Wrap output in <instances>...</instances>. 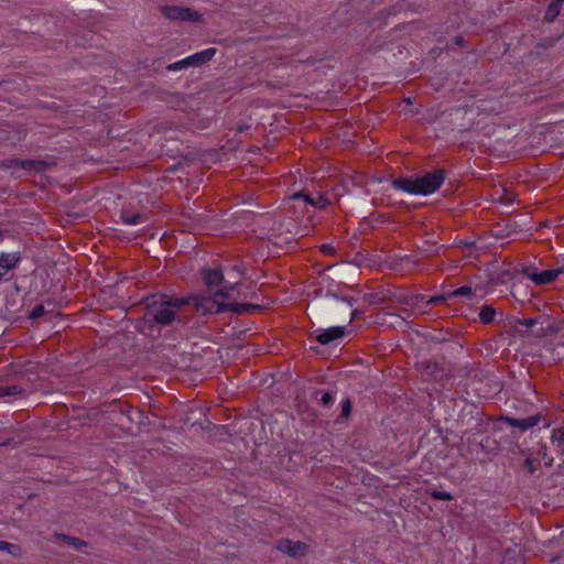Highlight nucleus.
Returning a JSON list of instances; mask_svg holds the SVG:
<instances>
[{
	"instance_id": "f257e3e1",
	"label": "nucleus",
	"mask_w": 564,
	"mask_h": 564,
	"mask_svg": "<svg viewBox=\"0 0 564 564\" xmlns=\"http://www.w3.org/2000/svg\"><path fill=\"white\" fill-rule=\"evenodd\" d=\"M199 295L176 296L173 294H158L148 299L143 321L159 326H169L178 321V312L192 305L197 311Z\"/></svg>"
},
{
	"instance_id": "f03ea898",
	"label": "nucleus",
	"mask_w": 564,
	"mask_h": 564,
	"mask_svg": "<svg viewBox=\"0 0 564 564\" xmlns=\"http://www.w3.org/2000/svg\"><path fill=\"white\" fill-rule=\"evenodd\" d=\"M227 290H234V285H224L223 289L217 290L213 295H199L197 312L205 315L219 314L229 311L235 315H243L263 310V306L260 304L225 303L224 300L229 299Z\"/></svg>"
},
{
	"instance_id": "7ed1b4c3",
	"label": "nucleus",
	"mask_w": 564,
	"mask_h": 564,
	"mask_svg": "<svg viewBox=\"0 0 564 564\" xmlns=\"http://www.w3.org/2000/svg\"><path fill=\"white\" fill-rule=\"evenodd\" d=\"M336 290L328 289L322 296L319 305L322 306L325 316L330 319L347 318L352 308V302L341 294L339 285Z\"/></svg>"
},
{
	"instance_id": "20e7f679",
	"label": "nucleus",
	"mask_w": 564,
	"mask_h": 564,
	"mask_svg": "<svg viewBox=\"0 0 564 564\" xmlns=\"http://www.w3.org/2000/svg\"><path fill=\"white\" fill-rule=\"evenodd\" d=\"M445 176L446 171L444 169H437L432 172H427L420 177H415L419 195L426 196L436 192L444 183Z\"/></svg>"
},
{
	"instance_id": "39448f33",
	"label": "nucleus",
	"mask_w": 564,
	"mask_h": 564,
	"mask_svg": "<svg viewBox=\"0 0 564 564\" xmlns=\"http://www.w3.org/2000/svg\"><path fill=\"white\" fill-rule=\"evenodd\" d=\"M162 14L172 21H191L199 22L202 14L191 8L177 7V6H163L160 8Z\"/></svg>"
},
{
	"instance_id": "423d86ee",
	"label": "nucleus",
	"mask_w": 564,
	"mask_h": 564,
	"mask_svg": "<svg viewBox=\"0 0 564 564\" xmlns=\"http://www.w3.org/2000/svg\"><path fill=\"white\" fill-rule=\"evenodd\" d=\"M415 369L424 377L432 380H442L447 376L446 370L433 359L417 360Z\"/></svg>"
},
{
	"instance_id": "0eeeda50",
	"label": "nucleus",
	"mask_w": 564,
	"mask_h": 564,
	"mask_svg": "<svg viewBox=\"0 0 564 564\" xmlns=\"http://www.w3.org/2000/svg\"><path fill=\"white\" fill-rule=\"evenodd\" d=\"M542 420H544V416L541 413H536L524 419H514L508 415H501L499 417V421L505 422L508 425L517 427L521 431H527L538 425Z\"/></svg>"
},
{
	"instance_id": "6e6552de",
	"label": "nucleus",
	"mask_w": 564,
	"mask_h": 564,
	"mask_svg": "<svg viewBox=\"0 0 564 564\" xmlns=\"http://www.w3.org/2000/svg\"><path fill=\"white\" fill-rule=\"evenodd\" d=\"M276 549L292 557H300L306 553L307 546L300 541L283 539L278 543Z\"/></svg>"
},
{
	"instance_id": "1a4fd4ad",
	"label": "nucleus",
	"mask_w": 564,
	"mask_h": 564,
	"mask_svg": "<svg viewBox=\"0 0 564 564\" xmlns=\"http://www.w3.org/2000/svg\"><path fill=\"white\" fill-rule=\"evenodd\" d=\"M345 335V326H334L319 329V345H328L332 341L343 338Z\"/></svg>"
},
{
	"instance_id": "9d476101",
	"label": "nucleus",
	"mask_w": 564,
	"mask_h": 564,
	"mask_svg": "<svg viewBox=\"0 0 564 564\" xmlns=\"http://www.w3.org/2000/svg\"><path fill=\"white\" fill-rule=\"evenodd\" d=\"M202 278L209 290L224 284V275L220 269H204L202 270Z\"/></svg>"
},
{
	"instance_id": "9b49d317",
	"label": "nucleus",
	"mask_w": 564,
	"mask_h": 564,
	"mask_svg": "<svg viewBox=\"0 0 564 564\" xmlns=\"http://www.w3.org/2000/svg\"><path fill=\"white\" fill-rule=\"evenodd\" d=\"M391 185L395 189L406 192L409 194L419 195V188L416 187V180L413 177L402 176L392 180Z\"/></svg>"
},
{
	"instance_id": "f8f14e48",
	"label": "nucleus",
	"mask_w": 564,
	"mask_h": 564,
	"mask_svg": "<svg viewBox=\"0 0 564 564\" xmlns=\"http://www.w3.org/2000/svg\"><path fill=\"white\" fill-rule=\"evenodd\" d=\"M22 260V253L15 252H2L0 254V267H2L8 273L15 269Z\"/></svg>"
},
{
	"instance_id": "ddd939ff",
	"label": "nucleus",
	"mask_w": 564,
	"mask_h": 564,
	"mask_svg": "<svg viewBox=\"0 0 564 564\" xmlns=\"http://www.w3.org/2000/svg\"><path fill=\"white\" fill-rule=\"evenodd\" d=\"M55 165L54 161L47 160H22L21 169L34 172H43Z\"/></svg>"
},
{
	"instance_id": "4468645a",
	"label": "nucleus",
	"mask_w": 564,
	"mask_h": 564,
	"mask_svg": "<svg viewBox=\"0 0 564 564\" xmlns=\"http://www.w3.org/2000/svg\"><path fill=\"white\" fill-rule=\"evenodd\" d=\"M336 393V391H333V390H323V389H319V394H322L321 399H319V406H322L324 410H325V413H322L319 411V417L321 416H326L328 419H326L325 421H322L319 419V424L324 423V424H329L330 422V416L332 415H328L327 414V410H328V406L329 404L333 403V400H334V394Z\"/></svg>"
},
{
	"instance_id": "2eb2a0df",
	"label": "nucleus",
	"mask_w": 564,
	"mask_h": 564,
	"mask_svg": "<svg viewBox=\"0 0 564 564\" xmlns=\"http://www.w3.org/2000/svg\"><path fill=\"white\" fill-rule=\"evenodd\" d=\"M216 54V48L210 47L207 50H204L202 52L195 53L191 55L192 65L193 67L200 66L207 62H209Z\"/></svg>"
},
{
	"instance_id": "dca6fc26",
	"label": "nucleus",
	"mask_w": 564,
	"mask_h": 564,
	"mask_svg": "<svg viewBox=\"0 0 564 564\" xmlns=\"http://www.w3.org/2000/svg\"><path fill=\"white\" fill-rule=\"evenodd\" d=\"M558 276V271L555 269L544 270L542 272H538V274L532 275V281L536 285H545L553 282Z\"/></svg>"
},
{
	"instance_id": "f3484780",
	"label": "nucleus",
	"mask_w": 564,
	"mask_h": 564,
	"mask_svg": "<svg viewBox=\"0 0 564 564\" xmlns=\"http://www.w3.org/2000/svg\"><path fill=\"white\" fill-rule=\"evenodd\" d=\"M543 322V315H540L534 318H518L516 319V326H523L525 329H517L521 335L523 334H531L532 335V327L538 326V324H542Z\"/></svg>"
},
{
	"instance_id": "a211bd4d",
	"label": "nucleus",
	"mask_w": 564,
	"mask_h": 564,
	"mask_svg": "<svg viewBox=\"0 0 564 564\" xmlns=\"http://www.w3.org/2000/svg\"><path fill=\"white\" fill-rule=\"evenodd\" d=\"M552 332H554V328L550 322V318L545 315H543L542 324H538V326L532 327V336L535 338L545 337Z\"/></svg>"
},
{
	"instance_id": "6ab92c4d",
	"label": "nucleus",
	"mask_w": 564,
	"mask_h": 564,
	"mask_svg": "<svg viewBox=\"0 0 564 564\" xmlns=\"http://www.w3.org/2000/svg\"><path fill=\"white\" fill-rule=\"evenodd\" d=\"M55 539L68 544L69 546L74 547L75 550H82L83 547H87L88 543L84 540H80L78 538L67 535L64 533H55Z\"/></svg>"
},
{
	"instance_id": "aec40b11",
	"label": "nucleus",
	"mask_w": 564,
	"mask_h": 564,
	"mask_svg": "<svg viewBox=\"0 0 564 564\" xmlns=\"http://www.w3.org/2000/svg\"><path fill=\"white\" fill-rule=\"evenodd\" d=\"M340 413L334 419V424H340L346 422L351 414V402L349 399H344L340 403Z\"/></svg>"
},
{
	"instance_id": "412c9836",
	"label": "nucleus",
	"mask_w": 564,
	"mask_h": 564,
	"mask_svg": "<svg viewBox=\"0 0 564 564\" xmlns=\"http://www.w3.org/2000/svg\"><path fill=\"white\" fill-rule=\"evenodd\" d=\"M23 394V390L19 386H0V399L17 398Z\"/></svg>"
},
{
	"instance_id": "4be33fe9",
	"label": "nucleus",
	"mask_w": 564,
	"mask_h": 564,
	"mask_svg": "<svg viewBox=\"0 0 564 564\" xmlns=\"http://www.w3.org/2000/svg\"><path fill=\"white\" fill-rule=\"evenodd\" d=\"M551 442L557 447L560 453L564 454V427H557L552 431Z\"/></svg>"
},
{
	"instance_id": "5701e85b",
	"label": "nucleus",
	"mask_w": 564,
	"mask_h": 564,
	"mask_svg": "<svg viewBox=\"0 0 564 564\" xmlns=\"http://www.w3.org/2000/svg\"><path fill=\"white\" fill-rule=\"evenodd\" d=\"M496 316V310L490 305H484L480 310L478 317L482 324H490Z\"/></svg>"
},
{
	"instance_id": "b1692460",
	"label": "nucleus",
	"mask_w": 564,
	"mask_h": 564,
	"mask_svg": "<svg viewBox=\"0 0 564 564\" xmlns=\"http://www.w3.org/2000/svg\"><path fill=\"white\" fill-rule=\"evenodd\" d=\"M292 198L295 200H303V203L308 204L313 208H315L317 204L311 193L306 192L305 189L294 193Z\"/></svg>"
},
{
	"instance_id": "393cba45",
	"label": "nucleus",
	"mask_w": 564,
	"mask_h": 564,
	"mask_svg": "<svg viewBox=\"0 0 564 564\" xmlns=\"http://www.w3.org/2000/svg\"><path fill=\"white\" fill-rule=\"evenodd\" d=\"M0 551L7 552L14 557L21 556V547L17 544L9 543L7 541H0Z\"/></svg>"
},
{
	"instance_id": "a878e982",
	"label": "nucleus",
	"mask_w": 564,
	"mask_h": 564,
	"mask_svg": "<svg viewBox=\"0 0 564 564\" xmlns=\"http://www.w3.org/2000/svg\"><path fill=\"white\" fill-rule=\"evenodd\" d=\"M121 218L124 224L132 226V225H138L141 223L142 215L140 213L131 214V213L122 212Z\"/></svg>"
},
{
	"instance_id": "bb28decb",
	"label": "nucleus",
	"mask_w": 564,
	"mask_h": 564,
	"mask_svg": "<svg viewBox=\"0 0 564 564\" xmlns=\"http://www.w3.org/2000/svg\"><path fill=\"white\" fill-rule=\"evenodd\" d=\"M560 10H561V7H558L556 3L551 2L545 12L544 20L547 22H553L556 19V17L560 14Z\"/></svg>"
},
{
	"instance_id": "cd10ccee",
	"label": "nucleus",
	"mask_w": 564,
	"mask_h": 564,
	"mask_svg": "<svg viewBox=\"0 0 564 564\" xmlns=\"http://www.w3.org/2000/svg\"><path fill=\"white\" fill-rule=\"evenodd\" d=\"M473 295V289L470 286H462V288H458L452 292H448V296L451 299H454V297H457V296H466V297H471Z\"/></svg>"
},
{
	"instance_id": "c85d7f7f",
	"label": "nucleus",
	"mask_w": 564,
	"mask_h": 564,
	"mask_svg": "<svg viewBox=\"0 0 564 564\" xmlns=\"http://www.w3.org/2000/svg\"><path fill=\"white\" fill-rule=\"evenodd\" d=\"M338 105V101H334L328 97L319 98V111H329L330 109H335Z\"/></svg>"
},
{
	"instance_id": "c756f323",
	"label": "nucleus",
	"mask_w": 564,
	"mask_h": 564,
	"mask_svg": "<svg viewBox=\"0 0 564 564\" xmlns=\"http://www.w3.org/2000/svg\"><path fill=\"white\" fill-rule=\"evenodd\" d=\"M480 446L486 452H494L498 449V442L491 438L490 436H486L485 438L481 440Z\"/></svg>"
},
{
	"instance_id": "7c9ffc66",
	"label": "nucleus",
	"mask_w": 564,
	"mask_h": 564,
	"mask_svg": "<svg viewBox=\"0 0 564 564\" xmlns=\"http://www.w3.org/2000/svg\"><path fill=\"white\" fill-rule=\"evenodd\" d=\"M21 163H22V160H20V159L8 158V159L0 160V167H2V169H14V167L21 169Z\"/></svg>"
},
{
	"instance_id": "2f4dec72",
	"label": "nucleus",
	"mask_w": 564,
	"mask_h": 564,
	"mask_svg": "<svg viewBox=\"0 0 564 564\" xmlns=\"http://www.w3.org/2000/svg\"><path fill=\"white\" fill-rule=\"evenodd\" d=\"M327 187H328V185L327 184L324 185L322 183V181L319 180V209H323L332 202V197H329L328 195H326L322 192L324 188H327Z\"/></svg>"
},
{
	"instance_id": "473e14b6",
	"label": "nucleus",
	"mask_w": 564,
	"mask_h": 564,
	"mask_svg": "<svg viewBox=\"0 0 564 564\" xmlns=\"http://www.w3.org/2000/svg\"><path fill=\"white\" fill-rule=\"evenodd\" d=\"M387 294L386 293H375V294H370L369 295V300L368 302L371 304V305H384L386 304V301H387Z\"/></svg>"
},
{
	"instance_id": "72a5a7b5",
	"label": "nucleus",
	"mask_w": 564,
	"mask_h": 564,
	"mask_svg": "<svg viewBox=\"0 0 564 564\" xmlns=\"http://www.w3.org/2000/svg\"><path fill=\"white\" fill-rule=\"evenodd\" d=\"M45 314V308L42 304L35 305L32 311L29 313V318L36 319Z\"/></svg>"
},
{
	"instance_id": "f704fd0d",
	"label": "nucleus",
	"mask_w": 564,
	"mask_h": 564,
	"mask_svg": "<svg viewBox=\"0 0 564 564\" xmlns=\"http://www.w3.org/2000/svg\"><path fill=\"white\" fill-rule=\"evenodd\" d=\"M319 253L337 257L336 248L329 243L319 245Z\"/></svg>"
},
{
	"instance_id": "c9c22d12",
	"label": "nucleus",
	"mask_w": 564,
	"mask_h": 564,
	"mask_svg": "<svg viewBox=\"0 0 564 564\" xmlns=\"http://www.w3.org/2000/svg\"><path fill=\"white\" fill-rule=\"evenodd\" d=\"M431 497L435 500H445V501H449L453 499V496L449 492L440 491V490H433L431 492Z\"/></svg>"
},
{
	"instance_id": "e433bc0d",
	"label": "nucleus",
	"mask_w": 564,
	"mask_h": 564,
	"mask_svg": "<svg viewBox=\"0 0 564 564\" xmlns=\"http://www.w3.org/2000/svg\"><path fill=\"white\" fill-rule=\"evenodd\" d=\"M447 300H451V297L448 296V293H444V294H441V295L432 296L426 302V305L429 306V305H432V304L444 303Z\"/></svg>"
},
{
	"instance_id": "4c0bfd02",
	"label": "nucleus",
	"mask_w": 564,
	"mask_h": 564,
	"mask_svg": "<svg viewBox=\"0 0 564 564\" xmlns=\"http://www.w3.org/2000/svg\"><path fill=\"white\" fill-rule=\"evenodd\" d=\"M521 272L532 281V275L538 274V271L532 265H522Z\"/></svg>"
},
{
	"instance_id": "58836bf2",
	"label": "nucleus",
	"mask_w": 564,
	"mask_h": 564,
	"mask_svg": "<svg viewBox=\"0 0 564 564\" xmlns=\"http://www.w3.org/2000/svg\"><path fill=\"white\" fill-rule=\"evenodd\" d=\"M524 467L527 468V470L529 471V474H534V471L536 470V467L534 465V462L532 458L528 457L525 460H524Z\"/></svg>"
},
{
	"instance_id": "ea45409f",
	"label": "nucleus",
	"mask_w": 564,
	"mask_h": 564,
	"mask_svg": "<svg viewBox=\"0 0 564 564\" xmlns=\"http://www.w3.org/2000/svg\"><path fill=\"white\" fill-rule=\"evenodd\" d=\"M166 69L170 72H176V70L184 69L183 62L178 61V62L172 63V64L167 65Z\"/></svg>"
},
{
	"instance_id": "a19ab883",
	"label": "nucleus",
	"mask_w": 564,
	"mask_h": 564,
	"mask_svg": "<svg viewBox=\"0 0 564 564\" xmlns=\"http://www.w3.org/2000/svg\"><path fill=\"white\" fill-rule=\"evenodd\" d=\"M424 299V295L422 294H416L414 296L411 297V302L409 300H402L400 301L401 303H404V304H413L414 301H422Z\"/></svg>"
},
{
	"instance_id": "79ce46f5",
	"label": "nucleus",
	"mask_w": 564,
	"mask_h": 564,
	"mask_svg": "<svg viewBox=\"0 0 564 564\" xmlns=\"http://www.w3.org/2000/svg\"><path fill=\"white\" fill-rule=\"evenodd\" d=\"M340 259H336V261L334 263H327L325 265H323L321 262H319V274L322 273V271H326L330 268H333L335 264L339 263Z\"/></svg>"
},
{
	"instance_id": "37998d69",
	"label": "nucleus",
	"mask_w": 564,
	"mask_h": 564,
	"mask_svg": "<svg viewBox=\"0 0 564 564\" xmlns=\"http://www.w3.org/2000/svg\"><path fill=\"white\" fill-rule=\"evenodd\" d=\"M359 315V312L357 310H351L349 312V315L347 318H344L345 321H348L350 323L352 319H355Z\"/></svg>"
},
{
	"instance_id": "c03bdc74",
	"label": "nucleus",
	"mask_w": 564,
	"mask_h": 564,
	"mask_svg": "<svg viewBox=\"0 0 564 564\" xmlns=\"http://www.w3.org/2000/svg\"><path fill=\"white\" fill-rule=\"evenodd\" d=\"M318 171H319V176L322 178L332 177L333 176L330 173H328V171L326 173H324V166L322 164H319Z\"/></svg>"
},
{
	"instance_id": "a18cd8bd",
	"label": "nucleus",
	"mask_w": 564,
	"mask_h": 564,
	"mask_svg": "<svg viewBox=\"0 0 564 564\" xmlns=\"http://www.w3.org/2000/svg\"><path fill=\"white\" fill-rule=\"evenodd\" d=\"M184 68L193 67L191 56L182 59Z\"/></svg>"
},
{
	"instance_id": "49530a36",
	"label": "nucleus",
	"mask_w": 564,
	"mask_h": 564,
	"mask_svg": "<svg viewBox=\"0 0 564 564\" xmlns=\"http://www.w3.org/2000/svg\"><path fill=\"white\" fill-rule=\"evenodd\" d=\"M539 454L543 457L546 456V445L545 444H542L539 448Z\"/></svg>"
},
{
	"instance_id": "de8ad7c7",
	"label": "nucleus",
	"mask_w": 564,
	"mask_h": 564,
	"mask_svg": "<svg viewBox=\"0 0 564 564\" xmlns=\"http://www.w3.org/2000/svg\"><path fill=\"white\" fill-rule=\"evenodd\" d=\"M8 274V272L2 268L0 267V282L2 281V279Z\"/></svg>"
},
{
	"instance_id": "09e8293b",
	"label": "nucleus",
	"mask_w": 564,
	"mask_h": 564,
	"mask_svg": "<svg viewBox=\"0 0 564 564\" xmlns=\"http://www.w3.org/2000/svg\"><path fill=\"white\" fill-rule=\"evenodd\" d=\"M455 42H456V44H457V45L462 46V45H463V43H464V39H463L462 36H457V37L455 39Z\"/></svg>"
},
{
	"instance_id": "8fccbe9b",
	"label": "nucleus",
	"mask_w": 564,
	"mask_h": 564,
	"mask_svg": "<svg viewBox=\"0 0 564 564\" xmlns=\"http://www.w3.org/2000/svg\"><path fill=\"white\" fill-rule=\"evenodd\" d=\"M555 270L558 271V275L563 274L564 273V264L558 267V268H556Z\"/></svg>"
},
{
	"instance_id": "3c124183",
	"label": "nucleus",
	"mask_w": 564,
	"mask_h": 564,
	"mask_svg": "<svg viewBox=\"0 0 564 564\" xmlns=\"http://www.w3.org/2000/svg\"><path fill=\"white\" fill-rule=\"evenodd\" d=\"M553 3H556L558 7H562L564 0H553Z\"/></svg>"
},
{
	"instance_id": "603ef678",
	"label": "nucleus",
	"mask_w": 564,
	"mask_h": 564,
	"mask_svg": "<svg viewBox=\"0 0 564 564\" xmlns=\"http://www.w3.org/2000/svg\"><path fill=\"white\" fill-rule=\"evenodd\" d=\"M232 269H234L235 271H238L240 274H242V270L240 269V267H239V265H234V267H232Z\"/></svg>"
},
{
	"instance_id": "864d4df0",
	"label": "nucleus",
	"mask_w": 564,
	"mask_h": 564,
	"mask_svg": "<svg viewBox=\"0 0 564 564\" xmlns=\"http://www.w3.org/2000/svg\"><path fill=\"white\" fill-rule=\"evenodd\" d=\"M161 126H162V128L160 129V131H163V130L167 129V123L166 122H163Z\"/></svg>"
},
{
	"instance_id": "5fc2aeb1",
	"label": "nucleus",
	"mask_w": 564,
	"mask_h": 564,
	"mask_svg": "<svg viewBox=\"0 0 564 564\" xmlns=\"http://www.w3.org/2000/svg\"><path fill=\"white\" fill-rule=\"evenodd\" d=\"M321 120H322L323 122H325V123H328L327 119H326V118H324V117H323V118H319V121H321Z\"/></svg>"
},
{
	"instance_id": "6e6d98bb",
	"label": "nucleus",
	"mask_w": 564,
	"mask_h": 564,
	"mask_svg": "<svg viewBox=\"0 0 564 564\" xmlns=\"http://www.w3.org/2000/svg\"><path fill=\"white\" fill-rule=\"evenodd\" d=\"M251 297L257 300L258 299V294L253 293Z\"/></svg>"
},
{
	"instance_id": "4d7b16f0",
	"label": "nucleus",
	"mask_w": 564,
	"mask_h": 564,
	"mask_svg": "<svg viewBox=\"0 0 564 564\" xmlns=\"http://www.w3.org/2000/svg\"><path fill=\"white\" fill-rule=\"evenodd\" d=\"M243 130H245V127H240V128L238 129V131H239V132H242Z\"/></svg>"
},
{
	"instance_id": "13d9d810",
	"label": "nucleus",
	"mask_w": 564,
	"mask_h": 564,
	"mask_svg": "<svg viewBox=\"0 0 564 564\" xmlns=\"http://www.w3.org/2000/svg\"><path fill=\"white\" fill-rule=\"evenodd\" d=\"M544 426H545V427H549V426H550V422H545V423H544Z\"/></svg>"
},
{
	"instance_id": "bf43d9fd",
	"label": "nucleus",
	"mask_w": 564,
	"mask_h": 564,
	"mask_svg": "<svg viewBox=\"0 0 564 564\" xmlns=\"http://www.w3.org/2000/svg\"><path fill=\"white\" fill-rule=\"evenodd\" d=\"M322 383H323V380H322V377L319 376L318 384H322Z\"/></svg>"
}]
</instances>
